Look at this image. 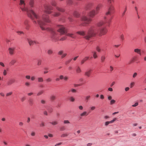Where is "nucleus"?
<instances>
[{"label":"nucleus","mask_w":146,"mask_h":146,"mask_svg":"<svg viewBox=\"0 0 146 146\" xmlns=\"http://www.w3.org/2000/svg\"><path fill=\"white\" fill-rule=\"evenodd\" d=\"M29 6L28 7H25V3L24 1L20 0V5L22 7L21 9L22 11H25L27 12L28 16L32 20L33 23L36 24L37 23L40 25L42 30L46 29L50 31L53 35H56V32L54 30L50 28H46L45 27L47 22H49L50 20L48 16L46 14H50L52 12L51 10L52 9V7L50 5L45 4L44 5L43 9V13L41 17L37 15L29 7H34V0H29Z\"/></svg>","instance_id":"nucleus-1"},{"label":"nucleus","mask_w":146,"mask_h":146,"mask_svg":"<svg viewBox=\"0 0 146 146\" xmlns=\"http://www.w3.org/2000/svg\"><path fill=\"white\" fill-rule=\"evenodd\" d=\"M104 21H101L95 25L92 26L88 30L86 36H103L107 33L106 27L109 26L111 17H105Z\"/></svg>","instance_id":"nucleus-2"},{"label":"nucleus","mask_w":146,"mask_h":146,"mask_svg":"<svg viewBox=\"0 0 146 146\" xmlns=\"http://www.w3.org/2000/svg\"><path fill=\"white\" fill-rule=\"evenodd\" d=\"M57 31L61 35H65L68 36L74 35L73 33H67L66 29L63 25H58L56 27Z\"/></svg>","instance_id":"nucleus-3"},{"label":"nucleus","mask_w":146,"mask_h":146,"mask_svg":"<svg viewBox=\"0 0 146 146\" xmlns=\"http://www.w3.org/2000/svg\"><path fill=\"white\" fill-rule=\"evenodd\" d=\"M102 5L101 4H98L96 8V11L94 10H92L89 13V16L90 17H93L95 15L98 13V11L102 7Z\"/></svg>","instance_id":"nucleus-4"},{"label":"nucleus","mask_w":146,"mask_h":146,"mask_svg":"<svg viewBox=\"0 0 146 146\" xmlns=\"http://www.w3.org/2000/svg\"><path fill=\"white\" fill-rule=\"evenodd\" d=\"M82 21L86 24H88L91 21V19L85 16H83L82 18Z\"/></svg>","instance_id":"nucleus-5"},{"label":"nucleus","mask_w":146,"mask_h":146,"mask_svg":"<svg viewBox=\"0 0 146 146\" xmlns=\"http://www.w3.org/2000/svg\"><path fill=\"white\" fill-rule=\"evenodd\" d=\"M114 8L112 5L110 6L108 11L106 13V15L108 16V15H111L113 13Z\"/></svg>","instance_id":"nucleus-6"},{"label":"nucleus","mask_w":146,"mask_h":146,"mask_svg":"<svg viewBox=\"0 0 146 146\" xmlns=\"http://www.w3.org/2000/svg\"><path fill=\"white\" fill-rule=\"evenodd\" d=\"M52 40L53 41L56 42L58 40L60 41H62L66 39V37H62L60 38H59V37H52Z\"/></svg>","instance_id":"nucleus-7"},{"label":"nucleus","mask_w":146,"mask_h":146,"mask_svg":"<svg viewBox=\"0 0 146 146\" xmlns=\"http://www.w3.org/2000/svg\"><path fill=\"white\" fill-rule=\"evenodd\" d=\"M58 55L61 56V58H63L65 57L67 55V54L66 53H64V51L62 50H59L58 52Z\"/></svg>","instance_id":"nucleus-8"},{"label":"nucleus","mask_w":146,"mask_h":146,"mask_svg":"<svg viewBox=\"0 0 146 146\" xmlns=\"http://www.w3.org/2000/svg\"><path fill=\"white\" fill-rule=\"evenodd\" d=\"M94 7L93 3H89L86 6V10H90L92 9Z\"/></svg>","instance_id":"nucleus-9"},{"label":"nucleus","mask_w":146,"mask_h":146,"mask_svg":"<svg viewBox=\"0 0 146 146\" xmlns=\"http://www.w3.org/2000/svg\"><path fill=\"white\" fill-rule=\"evenodd\" d=\"M117 119V118H115L113 120L110 121H106L104 123V125L105 126H107L110 124L112 123H113Z\"/></svg>","instance_id":"nucleus-10"},{"label":"nucleus","mask_w":146,"mask_h":146,"mask_svg":"<svg viewBox=\"0 0 146 146\" xmlns=\"http://www.w3.org/2000/svg\"><path fill=\"white\" fill-rule=\"evenodd\" d=\"M92 70L89 69L87 70L85 73V75L88 77L90 76Z\"/></svg>","instance_id":"nucleus-11"},{"label":"nucleus","mask_w":146,"mask_h":146,"mask_svg":"<svg viewBox=\"0 0 146 146\" xmlns=\"http://www.w3.org/2000/svg\"><path fill=\"white\" fill-rule=\"evenodd\" d=\"M28 41L30 46L32 45L35 43V42L30 39H27Z\"/></svg>","instance_id":"nucleus-12"},{"label":"nucleus","mask_w":146,"mask_h":146,"mask_svg":"<svg viewBox=\"0 0 146 146\" xmlns=\"http://www.w3.org/2000/svg\"><path fill=\"white\" fill-rule=\"evenodd\" d=\"M141 50L138 48H135L134 49V52L139 54L140 55H141Z\"/></svg>","instance_id":"nucleus-13"},{"label":"nucleus","mask_w":146,"mask_h":146,"mask_svg":"<svg viewBox=\"0 0 146 146\" xmlns=\"http://www.w3.org/2000/svg\"><path fill=\"white\" fill-rule=\"evenodd\" d=\"M25 28L27 29H28L29 28V25L28 24V21L27 20H25L24 23Z\"/></svg>","instance_id":"nucleus-14"},{"label":"nucleus","mask_w":146,"mask_h":146,"mask_svg":"<svg viewBox=\"0 0 146 146\" xmlns=\"http://www.w3.org/2000/svg\"><path fill=\"white\" fill-rule=\"evenodd\" d=\"M9 53L11 54H13L14 52L15 49L14 48H9Z\"/></svg>","instance_id":"nucleus-15"},{"label":"nucleus","mask_w":146,"mask_h":146,"mask_svg":"<svg viewBox=\"0 0 146 146\" xmlns=\"http://www.w3.org/2000/svg\"><path fill=\"white\" fill-rule=\"evenodd\" d=\"M89 58V56H86L81 61V64H83L84 62L88 60Z\"/></svg>","instance_id":"nucleus-16"},{"label":"nucleus","mask_w":146,"mask_h":146,"mask_svg":"<svg viewBox=\"0 0 146 146\" xmlns=\"http://www.w3.org/2000/svg\"><path fill=\"white\" fill-rule=\"evenodd\" d=\"M28 102L29 105L31 106H32L33 104L34 101L33 99L31 98H29L28 100Z\"/></svg>","instance_id":"nucleus-17"},{"label":"nucleus","mask_w":146,"mask_h":146,"mask_svg":"<svg viewBox=\"0 0 146 146\" xmlns=\"http://www.w3.org/2000/svg\"><path fill=\"white\" fill-rule=\"evenodd\" d=\"M49 123L53 125H56L58 123V121H52L50 122Z\"/></svg>","instance_id":"nucleus-18"},{"label":"nucleus","mask_w":146,"mask_h":146,"mask_svg":"<svg viewBox=\"0 0 146 146\" xmlns=\"http://www.w3.org/2000/svg\"><path fill=\"white\" fill-rule=\"evenodd\" d=\"M77 33L81 36H84L86 35V33L84 31H78Z\"/></svg>","instance_id":"nucleus-19"},{"label":"nucleus","mask_w":146,"mask_h":146,"mask_svg":"<svg viewBox=\"0 0 146 146\" xmlns=\"http://www.w3.org/2000/svg\"><path fill=\"white\" fill-rule=\"evenodd\" d=\"M47 53L48 55H51L53 54V52L52 49H49L47 50Z\"/></svg>","instance_id":"nucleus-20"},{"label":"nucleus","mask_w":146,"mask_h":146,"mask_svg":"<svg viewBox=\"0 0 146 146\" xmlns=\"http://www.w3.org/2000/svg\"><path fill=\"white\" fill-rule=\"evenodd\" d=\"M50 99L52 101L54 100L56 98V96L54 95H52L50 96Z\"/></svg>","instance_id":"nucleus-21"},{"label":"nucleus","mask_w":146,"mask_h":146,"mask_svg":"<svg viewBox=\"0 0 146 146\" xmlns=\"http://www.w3.org/2000/svg\"><path fill=\"white\" fill-rule=\"evenodd\" d=\"M81 70L79 66H78L76 69V72L77 73H80L81 72Z\"/></svg>","instance_id":"nucleus-22"},{"label":"nucleus","mask_w":146,"mask_h":146,"mask_svg":"<svg viewBox=\"0 0 146 146\" xmlns=\"http://www.w3.org/2000/svg\"><path fill=\"white\" fill-rule=\"evenodd\" d=\"M74 15L76 17H78L79 16V14L76 11H75L73 13Z\"/></svg>","instance_id":"nucleus-23"},{"label":"nucleus","mask_w":146,"mask_h":146,"mask_svg":"<svg viewBox=\"0 0 146 146\" xmlns=\"http://www.w3.org/2000/svg\"><path fill=\"white\" fill-rule=\"evenodd\" d=\"M92 53L93 54V57L94 59H96L98 58L97 53L96 52H93Z\"/></svg>","instance_id":"nucleus-24"},{"label":"nucleus","mask_w":146,"mask_h":146,"mask_svg":"<svg viewBox=\"0 0 146 146\" xmlns=\"http://www.w3.org/2000/svg\"><path fill=\"white\" fill-rule=\"evenodd\" d=\"M57 9L59 11L61 12H64V10L63 9L61 8L57 7H56Z\"/></svg>","instance_id":"nucleus-25"},{"label":"nucleus","mask_w":146,"mask_h":146,"mask_svg":"<svg viewBox=\"0 0 146 146\" xmlns=\"http://www.w3.org/2000/svg\"><path fill=\"white\" fill-rule=\"evenodd\" d=\"M91 96L90 95H87L85 97V101L86 102L88 101L90 99Z\"/></svg>","instance_id":"nucleus-26"},{"label":"nucleus","mask_w":146,"mask_h":146,"mask_svg":"<svg viewBox=\"0 0 146 146\" xmlns=\"http://www.w3.org/2000/svg\"><path fill=\"white\" fill-rule=\"evenodd\" d=\"M106 59V57L104 55L101 56V60L102 62H104Z\"/></svg>","instance_id":"nucleus-27"},{"label":"nucleus","mask_w":146,"mask_h":146,"mask_svg":"<svg viewBox=\"0 0 146 146\" xmlns=\"http://www.w3.org/2000/svg\"><path fill=\"white\" fill-rule=\"evenodd\" d=\"M38 80L39 82H43V79L42 77H39L38 78Z\"/></svg>","instance_id":"nucleus-28"},{"label":"nucleus","mask_w":146,"mask_h":146,"mask_svg":"<svg viewBox=\"0 0 146 146\" xmlns=\"http://www.w3.org/2000/svg\"><path fill=\"white\" fill-rule=\"evenodd\" d=\"M87 112L86 111H84L82 113L80 114V116H83L87 115Z\"/></svg>","instance_id":"nucleus-29"},{"label":"nucleus","mask_w":146,"mask_h":146,"mask_svg":"<svg viewBox=\"0 0 146 146\" xmlns=\"http://www.w3.org/2000/svg\"><path fill=\"white\" fill-rule=\"evenodd\" d=\"M72 1L71 0H67V4L69 5H71L72 3Z\"/></svg>","instance_id":"nucleus-30"},{"label":"nucleus","mask_w":146,"mask_h":146,"mask_svg":"<svg viewBox=\"0 0 146 146\" xmlns=\"http://www.w3.org/2000/svg\"><path fill=\"white\" fill-rule=\"evenodd\" d=\"M69 100L72 102H74L75 101V99L73 97L70 96L69 98Z\"/></svg>","instance_id":"nucleus-31"},{"label":"nucleus","mask_w":146,"mask_h":146,"mask_svg":"<svg viewBox=\"0 0 146 146\" xmlns=\"http://www.w3.org/2000/svg\"><path fill=\"white\" fill-rule=\"evenodd\" d=\"M60 15V13H58L54 12L52 15L54 16L57 17L59 15Z\"/></svg>","instance_id":"nucleus-32"},{"label":"nucleus","mask_w":146,"mask_h":146,"mask_svg":"<svg viewBox=\"0 0 146 146\" xmlns=\"http://www.w3.org/2000/svg\"><path fill=\"white\" fill-rule=\"evenodd\" d=\"M96 49L97 51L99 52H100L101 51V49H100V47L98 46H97L96 47Z\"/></svg>","instance_id":"nucleus-33"},{"label":"nucleus","mask_w":146,"mask_h":146,"mask_svg":"<svg viewBox=\"0 0 146 146\" xmlns=\"http://www.w3.org/2000/svg\"><path fill=\"white\" fill-rule=\"evenodd\" d=\"M115 101L114 100H111L110 102V105H112L114 103H115Z\"/></svg>","instance_id":"nucleus-34"},{"label":"nucleus","mask_w":146,"mask_h":146,"mask_svg":"<svg viewBox=\"0 0 146 146\" xmlns=\"http://www.w3.org/2000/svg\"><path fill=\"white\" fill-rule=\"evenodd\" d=\"M36 135L35 132L34 131H32L31 133V136L34 137Z\"/></svg>","instance_id":"nucleus-35"},{"label":"nucleus","mask_w":146,"mask_h":146,"mask_svg":"<svg viewBox=\"0 0 146 146\" xmlns=\"http://www.w3.org/2000/svg\"><path fill=\"white\" fill-rule=\"evenodd\" d=\"M46 80L47 82H50L52 81V80L50 78H48L46 79Z\"/></svg>","instance_id":"nucleus-36"},{"label":"nucleus","mask_w":146,"mask_h":146,"mask_svg":"<svg viewBox=\"0 0 146 146\" xmlns=\"http://www.w3.org/2000/svg\"><path fill=\"white\" fill-rule=\"evenodd\" d=\"M40 127H43L44 126V122L42 121L41 123L40 124Z\"/></svg>","instance_id":"nucleus-37"},{"label":"nucleus","mask_w":146,"mask_h":146,"mask_svg":"<svg viewBox=\"0 0 146 146\" xmlns=\"http://www.w3.org/2000/svg\"><path fill=\"white\" fill-rule=\"evenodd\" d=\"M25 85L27 87H29L30 85V83L29 82H26L25 83Z\"/></svg>","instance_id":"nucleus-38"},{"label":"nucleus","mask_w":146,"mask_h":146,"mask_svg":"<svg viewBox=\"0 0 146 146\" xmlns=\"http://www.w3.org/2000/svg\"><path fill=\"white\" fill-rule=\"evenodd\" d=\"M96 108V107L95 106H92L90 107V109L91 110L93 111L95 110Z\"/></svg>","instance_id":"nucleus-39"},{"label":"nucleus","mask_w":146,"mask_h":146,"mask_svg":"<svg viewBox=\"0 0 146 146\" xmlns=\"http://www.w3.org/2000/svg\"><path fill=\"white\" fill-rule=\"evenodd\" d=\"M41 60H38L37 62V65L38 66H40L41 65Z\"/></svg>","instance_id":"nucleus-40"},{"label":"nucleus","mask_w":146,"mask_h":146,"mask_svg":"<svg viewBox=\"0 0 146 146\" xmlns=\"http://www.w3.org/2000/svg\"><path fill=\"white\" fill-rule=\"evenodd\" d=\"M51 4L53 6H55L56 5V2L54 1H52L51 2Z\"/></svg>","instance_id":"nucleus-41"},{"label":"nucleus","mask_w":146,"mask_h":146,"mask_svg":"<svg viewBox=\"0 0 146 146\" xmlns=\"http://www.w3.org/2000/svg\"><path fill=\"white\" fill-rule=\"evenodd\" d=\"M70 91L73 93H76V90L75 89H72L70 90L69 91V92H70Z\"/></svg>","instance_id":"nucleus-42"},{"label":"nucleus","mask_w":146,"mask_h":146,"mask_svg":"<svg viewBox=\"0 0 146 146\" xmlns=\"http://www.w3.org/2000/svg\"><path fill=\"white\" fill-rule=\"evenodd\" d=\"M26 99V97L25 96H23L21 98V100L22 102H23Z\"/></svg>","instance_id":"nucleus-43"},{"label":"nucleus","mask_w":146,"mask_h":146,"mask_svg":"<svg viewBox=\"0 0 146 146\" xmlns=\"http://www.w3.org/2000/svg\"><path fill=\"white\" fill-rule=\"evenodd\" d=\"M135 84V83L134 82H132L130 84V87L132 88L133 87Z\"/></svg>","instance_id":"nucleus-44"},{"label":"nucleus","mask_w":146,"mask_h":146,"mask_svg":"<svg viewBox=\"0 0 146 146\" xmlns=\"http://www.w3.org/2000/svg\"><path fill=\"white\" fill-rule=\"evenodd\" d=\"M15 62L16 61L15 60H12L11 62H10V64L13 65L14 64Z\"/></svg>","instance_id":"nucleus-45"},{"label":"nucleus","mask_w":146,"mask_h":146,"mask_svg":"<svg viewBox=\"0 0 146 146\" xmlns=\"http://www.w3.org/2000/svg\"><path fill=\"white\" fill-rule=\"evenodd\" d=\"M43 93V91H42L39 92L37 94V95L39 96L41 95Z\"/></svg>","instance_id":"nucleus-46"},{"label":"nucleus","mask_w":146,"mask_h":146,"mask_svg":"<svg viewBox=\"0 0 146 146\" xmlns=\"http://www.w3.org/2000/svg\"><path fill=\"white\" fill-rule=\"evenodd\" d=\"M64 123L65 124L70 123L69 121L68 120H65L64 121Z\"/></svg>","instance_id":"nucleus-47"},{"label":"nucleus","mask_w":146,"mask_h":146,"mask_svg":"<svg viewBox=\"0 0 146 146\" xmlns=\"http://www.w3.org/2000/svg\"><path fill=\"white\" fill-rule=\"evenodd\" d=\"M68 136V135L67 134L65 133V134H63L61 135V137H66Z\"/></svg>","instance_id":"nucleus-48"},{"label":"nucleus","mask_w":146,"mask_h":146,"mask_svg":"<svg viewBox=\"0 0 146 146\" xmlns=\"http://www.w3.org/2000/svg\"><path fill=\"white\" fill-rule=\"evenodd\" d=\"M138 105V102L135 103L134 105H133L132 106L133 107H136Z\"/></svg>","instance_id":"nucleus-49"},{"label":"nucleus","mask_w":146,"mask_h":146,"mask_svg":"<svg viewBox=\"0 0 146 146\" xmlns=\"http://www.w3.org/2000/svg\"><path fill=\"white\" fill-rule=\"evenodd\" d=\"M68 19L69 21L70 22H72L73 21L72 19L70 17H68Z\"/></svg>","instance_id":"nucleus-50"},{"label":"nucleus","mask_w":146,"mask_h":146,"mask_svg":"<svg viewBox=\"0 0 146 146\" xmlns=\"http://www.w3.org/2000/svg\"><path fill=\"white\" fill-rule=\"evenodd\" d=\"M112 97L111 96H108V99L109 100H112Z\"/></svg>","instance_id":"nucleus-51"},{"label":"nucleus","mask_w":146,"mask_h":146,"mask_svg":"<svg viewBox=\"0 0 146 146\" xmlns=\"http://www.w3.org/2000/svg\"><path fill=\"white\" fill-rule=\"evenodd\" d=\"M100 98L101 99L103 100V99H104V96L102 94L100 96Z\"/></svg>","instance_id":"nucleus-52"},{"label":"nucleus","mask_w":146,"mask_h":146,"mask_svg":"<svg viewBox=\"0 0 146 146\" xmlns=\"http://www.w3.org/2000/svg\"><path fill=\"white\" fill-rule=\"evenodd\" d=\"M137 73H136V72H135V73H134V74H133V78H135L137 75Z\"/></svg>","instance_id":"nucleus-53"},{"label":"nucleus","mask_w":146,"mask_h":146,"mask_svg":"<svg viewBox=\"0 0 146 146\" xmlns=\"http://www.w3.org/2000/svg\"><path fill=\"white\" fill-rule=\"evenodd\" d=\"M7 71L6 70H4L3 72V75L4 76H5L7 74Z\"/></svg>","instance_id":"nucleus-54"},{"label":"nucleus","mask_w":146,"mask_h":146,"mask_svg":"<svg viewBox=\"0 0 146 146\" xmlns=\"http://www.w3.org/2000/svg\"><path fill=\"white\" fill-rule=\"evenodd\" d=\"M35 79V77L34 76H33L31 77V80L32 81H33Z\"/></svg>","instance_id":"nucleus-55"},{"label":"nucleus","mask_w":146,"mask_h":146,"mask_svg":"<svg viewBox=\"0 0 146 146\" xmlns=\"http://www.w3.org/2000/svg\"><path fill=\"white\" fill-rule=\"evenodd\" d=\"M25 78L27 79H29L31 78V77L29 75H27L25 76Z\"/></svg>","instance_id":"nucleus-56"},{"label":"nucleus","mask_w":146,"mask_h":146,"mask_svg":"<svg viewBox=\"0 0 146 146\" xmlns=\"http://www.w3.org/2000/svg\"><path fill=\"white\" fill-rule=\"evenodd\" d=\"M12 93V92H11L9 93H7L6 94L7 96H8L11 95Z\"/></svg>","instance_id":"nucleus-57"},{"label":"nucleus","mask_w":146,"mask_h":146,"mask_svg":"<svg viewBox=\"0 0 146 146\" xmlns=\"http://www.w3.org/2000/svg\"><path fill=\"white\" fill-rule=\"evenodd\" d=\"M78 108L80 110H82L83 109V107L82 106H80L78 107Z\"/></svg>","instance_id":"nucleus-58"},{"label":"nucleus","mask_w":146,"mask_h":146,"mask_svg":"<svg viewBox=\"0 0 146 146\" xmlns=\"http://www.w3.org/2000/svg\"><path fill=\"white\" fill-rule=\"evenodd\" d=\"M135 11L136 12V13H137V15H138V11L137 8L136 7H135Z\"/></svg>","instance_id":"nucleus-59"},{"label":"nucleus","mask_w":146,"mask_h":146,"mask_svg":"<svg viewBox=\"0 0 146 146\" xmlns=\"http://www.w3.org/2000/svg\"><path fill=\"white\" fill-rule=\"evenodd\" d=\"M0 65L1 66H2L4 67H5V65L4 64L1 62H0Z\"/></svg>","instance_id":"nucleus-60"},{"label":"nucleus","mask_w":146,"mask_h":146,"mask_svg":"<svg viewBox=\"0 0 146 146\" xmlns=\"http://www.w3.org/2000/svg\"><path fill=\"white\" fill-rule=\"evenodd\" d=\"M41 102L42 104H44L45 103V101L44 100H42L41 101Z\"/></svg>","instance_id":"nucleus-61"},{"label":"nucleus","mask_w":146,"mask_h":146,"mask_svg":"<svg viewBox=\"0 0 146 146\" xmlns=\"http://www.w3.org/2000/svg\"><path fill=\"white\" fill-rule=\"evenodd\" d=\"M129 89V88L128 87H126L125 88V90L126 91H128Z\"/></svg>","instance_id":"nucleus-62"},{"label":"nucleus","mask_w":146,"mask_h":146,"mask_svg":"<svg viewBox=\"0 0 146 146\" xmlns=\"http://www.w3.org/2000/svg\"><path fill=\"white\" fill-rule=\"evenodd\" d=\"M59 77L60 79L62 80L64 79V77L63 75H61Z\"/></svg>","instance_id":"nucleus-63"},{"label":"nucleus","mask_w":146,"mask_h":146,"mask_svg":"<svg viewBox=\"0 0 146 146\" xmlns=\"http://www.w3.org/2000/svg\"><path fill=\"white\" fill-rule=\"evenodd\" d=\"M65 129V128L64 127H61L60 130L61 131H63Z\"/></svg>","instance_id":"nucleus-64"}]
</instances>
